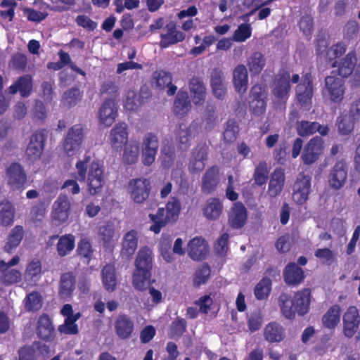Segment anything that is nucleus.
I'll use <instances>...</instances> for the list:
<instances>
[{
    "label": "nucleus",
    "instance_id": "nucleus-18",
    "mask_svg": "<svg viewBox=\"0 0 360 360\" xmlns=\"http://www.w3.org/2000/svg\"><path fill=\"white\" fill-rule=\"evenodd\" d=\"M250 108L253 113L259 115L266 110V94L260 85H255L250 91Z\"/></svg>",
    "mask_w": 360,
    "mask_h": 360
},
{
    "label": "nucleus",
    "instance_id": "nucleus-42",
    "mask_svg": "<svg viewBox=\"0 0 360 360\" xmlns=\"http://www.w3.org/2000/svg\"><path fill=\"white\" fill-rule=\"evenodd\" d=\"M141 96L134 90H129L124 96V107L129 112L136 111L143 103Z\"/></svg>",
    "mask_w": 360,
    "mask_h": 360
},
{
    "label": "nucleus",
    "instance_id": "nucleus-22",
    "mask_svg": "<svg viewBox=\"0 0 360 360\" xmlns=\"http://www.w3.org/2000/svg\"><path fill=\"white\" fill-rule=\"evenodd\" d=\"M139 235L137 231L131 230L127 232L122 240L121 255L127 259L130 258L138 247Z\"/></svg>",
    "mask_w": 360,
    "mask_h": 360
},
{
    "label": "nucleus",
    "instance_id": "nucleus-24",
    "mask_svg": "<svg viewBox=\"0 0 360 360\" xmlns=\"http://www.w3.org/2000/svg\"><path fill=\"white\" fill-rule=\"evenodd\" d=\"M44 136L41 133H35L30 138V141L26 150L27 156L31 160L38 159L43 151Z\"/></svg>",
    "mask_w": 360,
    "mask_h": 360
},
{
    "label": "nucleus",
    "instance_id": "nucleus-19",
    "mask_svg": "<svg viewBox=\"0 0 360 360\" xmlns=\"http://www.w3.org/2000/svg\"><path fill=\"white\" fill-rule=\"evenodd\" d=\"M109 141L115 150H121L128 141L127 125L124 123L116 124L110 132Z\"/></svg>",
    "mask_w": 360,
    "mask_h": 360
},
{
    "label": "nucleus",
    "instance_id": "nucleus-52",
    "mask_svg": "<svg viewBox=\"0 0 360 360\" xmlns=\"http://www.w3.org/2000/svg\"><path fill=\"white\" fill-rule=\"evenodd\" d=\"M188 96L186 91H180L174 102V111L178 115H184L191 109Z\"/></svg>",
    "mask_w": 360,
    "mask_h": 360
},
{
    "label": "nucleus",
    "instance_id": "nucleus-7",
    "mask_svg": "<svg viewBox=\"0 0 360 360\" xmlns=\"http://www.w3.org/2000/svg\"><path fill=\"white\" fill-rule=\"evenodd\" d=\"M70 213V202L66 196L58 197L52 205L51 217L58 224L66 222Z\"/></svg>",
    "mask_w": 360,
    "mask_h": 360
},
{
    "label": "nucleus",
    "instance_id": "nucleus-27",
    "mask_svg": "<svg viewBox=\"0 0 360 360\" xmlns=\"http://www.w3.org/2000/svg\"><path fill=\"white\" fill-rule=\"evenodd\" d=\"M296 93L298 101L304 104L309 101L313 95V87L311 84V76L305 75L303 79L296 89Z\"/></svg>",
    "mask_w": 360,
    "mask_h": 360
},
{
    "label": "nucleus",
    "instance_id": "nucleus-31",
    "mask_svg": "<svg viewBox=\"0 0 360 360\" xmlns=\"http://www.w3.org/2000/svg\"><path fill=\"white\" fill-rule=\"evenodd\" d=\"M136 269L138 271H150L152 267V250L148 247L141 248L135 261Z\"/></svg>",
    "mask_w": 360,
    "mask_h": 360
},
{
    "label": "nucleus",
    "instance_id": "nucleus-43",
    "mask_svg": "<svg viewBox=\"0 0 360 360\" xmlns=\"http://www.w3.org/2000/svg\"><path fill=\"white\" fill-rule=\"evenodd\" d=\"M133 322L126 316H119L115 323L116 333L121 338H127L132 333Z\"/></svg>",
    "mask_w": 360,
    "mask_h": 360
},
{
    "label": "nucleus",
    "instance_id": "nucleus-32",
    "mask_svg": "<svg viewBox=\"0 0 360 360\" xmlns=\"http://www.w3.org/2000/svg\"><path fill=\"white\" fill-rule=\"evenodd\" d=\"M284 280L289 285L300 283L304 277L303 270L295 263L289 264L283 273Z\"/></svg>",
    "mask_w": 360,
    "mask_h": 360
},
{
    "label": "nucleus",
    "instance_id": "nucleus-23",
    "mask_svg": "<svg viewBox=\"0 0 360 360\" xmlns=\"http://www.w3.org/2000/svg\"><path fill=\"white\" fill-rule=\"evenodd\" d=\"M233 83L236 91L240 94L246 92L248 87V73L244 65H238L233 71Z\"/></svg>",
    "mask_w": 360,
    "mask_h": 360
},
{
    "label": "nucleus",
    "instance_id": "nucleus-48",
    "mask_svg": "<svg viewBox=\"0 0 360 360\" xmlns=\"http://www.w3.org/2000/svg\"><path fill=\"white\" fill-rule=\"evenodd\" d=\"M75 289V280L72 274H63L60 281L59 295L62 298L71 296Z\"/></svg>",
    "mask_w": 360,
    "mask_h": 360
},
{
    "label": "nucleus",
    "instance_id": "nucleus-64",
    "mask_svg": "<svg viewBox=\"0 0 360 360\" xmlns=\"http://www.w3.org/2000/svg\"><path fill=\"white\" fill-rule=\"evenodd\" d=\"M316 127H317V122H316L302 121L297 123V131L300 136H309L316 132Z\"/></svg>",
    "mask_w": 360,
    "mask_h": 360
},
{
    "label": "nucleus",
    "instance_id": "nucleus-9",
    "mask_svg": "<svg viewBox=\"0 0 360 360\" xmlns=\"http://www.w3.org/2000/svg\"><path fill=\"white\" fill-rule=\"evenodd\" d=\"M159 144L156 136L148 134L142 142V162L144 165L149 166L154 162Z\"/></svg>",
    "mask_w": 360,
    "mask_h": 360
},
{
    "label": "nucleus",
    "instance_id": "nucleus-45",
    "mask_svg": "<svg viewBox=\"0 0 360 360\" xmlns=\"http://www.w3.org/2000/svg\"><path fill=\"white\" fill-rule=\"evenodd\" d=\"M31 78L28 76L20 78L14 84L9 88L11 94H15L19 91L22 96H28L32 90Z\"/></svg>",
    "mask_w": 360,
    "mask_h": 360
},
{
    "label": "nucleus",
    "instance_id": "nucleus-56",
    "mask_svg": "<svg viewBox=\"0 0 360 360\" xmlns=\"http://www.w3.org/2000/svg\"><path fill=\"white\" fill-rule=\"evenodd\" d=\"M81 314L79 312L75 313V317L65 318V322L63 325L58 327V330L60 333L65 334H76L78 332L77 325L76 321L80 318Z\"/></svg>",
    "mask_w": 360,
    "mask_h": 360
},
{
    "label": "nucleus",
    "instance_id": "nucleus-16",
    "mask_svg": "<svg viewBox=\"0 0 360 360\" xmlns=\"http://www.w3.org/2000/svg\"><path fill=\"white\" fill-rule=\"evenodd\" d=\"M224 212L223 202L217 198L207 199L202 207L203 217L208 221H217Z\"/></svg>",
    "mask_w": 360,
    "mask_h": 360
},
{
    "label": "nucleus",
    "instance_id": "nucleus-55",
    "mask_svg": "<svg viewBox=\"0 0 360 360\" xmlns=\"http://www.w3.org/2000/svg\"><path fill=\"white\" fill-rule=\"evenodd\" d=\"M318 53L323 58H326L329 61L332 62L334 59L342 55L345 51V47L342 44H336L331 46L325 53L320 49L317 50Z\"/></svg>",
    "mask_w": 360,
    "mask_h": 360
},
{
    "label": "nucleus",
    "instance_id": "nucleus-15",
    "mask_svg": "<svg viewBox=\"0 0 360 360\" xmlns=\"http://www.w3.org/2000/svg\"><path fill=\"white\" fill-rule=\"evenodd\" d=\"M347 177V165L345 161L340 160L335 163L332 168L329 176V186L335 189H340L343 186Z\"/></svg>",
    "mask_w": 360,
    "mask_h": 360
},
{
    "label": "nucleus",
    "instance_id": "nucleus-53",
    "mask_svg": "<svg viewBox=\"0 0 360 360\" xmlns=\"http://www.w3.org/2000/svg\"><path fill=\"white\" fill-rule=\"evenodd\" d=\"M139 155V145L136 142H131L126 145L124 149L123 160L125 163L131 165L135 163Z\"/></svg>",
    "mask_w": 360,
    "mask_h": 360
},
{
    "label": "nucleus",
    "instance_id": "nucleus-3",
    "mask_svg": "<svg viewBox=\"0 0 360 360\" xmlns=\"http://www.w3.org/2000/svg\"><path fill=\"white\" fill-rule=\"evenodd\" d=\"M84 136V127L80 124L74 125L68 131L63 143V150L68 156H74L82 152Z\"/></svg>",
    "mask_w": 360,
    "mask_h": 360
},
{
    "label": "nucleus",
    "instance_id": "nucleus-29",
    "mask_svg": "<svg viewBox=\"0 0 360 360\" xmlns=\"http://www.w3.org/2000/svg\"><path fill=\"white\" fill-rule=\"evenodd\" d=\"M41 263L39 259L31 260L26 266L24 278L29 283H36L41 276Z\"/></svg>",
    "mask_w": 360,
    "mask_h": 360
},
{
    "label": "nucleus",
    "instance_id": "nucleus-37",
    "mask_svg": "<svg viewBox=\"0 0 360 360\" xmlns=\"http://www.w3.org/2000/svg\"><path fill=\"white\" fill-rule=\"evenodd\" d=\"M185 39V34L177 30L174 26H167V32L161 34L160 46L162 48H167L170 45L182 41Z\"/></svg>",
    "mask_w": 360,
    "mask_h": 360
},
{
    "label": "nucleus",
    "instance_id": "nucleus-21",
    "mask_svg": "<svg viewBox=\"0 0 360 360\" xmlns=\"http://www.w3.org/2000/svg\"><path fill=\"white\" fill-rule=\"evenodd\" d=\"M285 172L281 168L276 169L271 174L267 193L270 197H276L281 193L285 184Z\"/></svg>",
    "mask_w": 360,
    "mask_h": 360
},
{
    "label": "nucleus",
    "instance_id": "nucleus-57",
    "mask_svg": "<svg viewBox=\"0 0 360 360\" xmlns=\"http://www.w3.org/2000/svg\"><path fill=\"white\" fill-rule=\"evenodd\" d=\"M24 303L27 310H38L42 306V298L38 292L34 291L26 296Z\"/></svg>",
    "mask_w": 360,
    "mask_h": 360
},
{
    "label": "nucleus",
    "instance_id": "nucleus-8",
    "mask_svg": "<svg viewBox=\"0 0 360 360\" xmlns=\"http://www.w3.org/2000/svg\"><path fill=\"white\" fill-rule=\"evenodd\" d=\"M248 217V210L240 202L233 204L228 212V221L229 225L235 229H238L245 226Z\"/></svg>",
    "mask_w": 360,
    "mask_h": 360
},
{
    "label": "nucleus",
    "instance_id": "nucleus-59",
    "mask_svg": "<svg viewBox=\"0 0 360 360\" xmlns=\"http://www.w3.org/2000/svg\"><path fill=\"white\" fill-rule=\"evenodd\" d=\"M159 252L162 258L167 263H172L175 260V253L171 250V243L168 240H162L159 245Z\"/></svg>",
    "mask_w": 360,
    "mask_h": 360
},
{
    "label": "nucleus",
    "instance_id": "nucleus-35",
    "mask_svg": "<svg viewBox=\"0 0 360 360\" xmlns=\"http://www.w3.org/2000/svg\"><path fill=\"white\" fill-rule=\"evenodd\" d=\"M37 333L40 338L46 340H51L53 338V327L48 316L42 315L39 317L37 322Z\"/></svg>",
    "mask_w": 360,
    "mask_h": 360
},
{
    "label": "nucleus",
    "instance_id": "nucleus-1",
    "mask_svg": "<svg viewBox=\"0 0 360 360\" xmlns=\"http://www.w3.org/2000/svg\"><path fill=\"white\" fill-rule=\"evenodd\" d=\"M181 212V202L175 198H172L165 207H160L156 213H150L148 217L153 222L150 230L155 233H159L161 229L167 224L174 223L177 221Z\"/></svg>",
    "mask_w": 360,
    "mask_h": 360
},
{
    "label": "nucleus",
    "instance_id": "nucleus-2",
    "mask_svg": "<svg viewBox=\"0 0 360 360\" xmlns=\"http://www.w3.org/2000/svg\"><path fill=\"white\" fill-rule=\"evenodd\" d=\"M300 76L297 74L290 77L289 72H283L276 79L273 86V95L274 96V102L277 104L285 103L289 95L290 89L289 81L292 83H297Z\"/></svg>",
    "mask_w": 360,
    "mask_h": 360
},
{
    "label": "nucleus",
    "instance_id": "nucleus-30",
    "mask_svg": "<svg viewBox=\"0 0 360 360\" xmlns=\"http://www.w3.org/2000/svg\"><path fill=\"white\" fill-rule=\"evenodd\" d=\"M211 86L216 98L222 99L224 97L226 87L224 82V75L222 72L219 70L213 71L211 76Z\"/></svg>",
    "mask_w": 360,
    "mask_h": 360
},
{
    "label": "nucleus",
    "instance_id": "nucleus-14",
    "mask_svg": "<svg viewBox=\"0 0 360 360\" xmlns=\"http://www.w3.org/2000/svg\"><path fill=\"white\" fill-rule=\"evenodd\" d=\"M186 251L192 259L200 261L207 256L208 245L203 238L194 237L188 242Z\"/></svg>",
    "mask_w": 360,
    "mask_h": 360
},
{
    "label": "nucleus",
    "instance_id": "nucleus-10",
    "mask_svg": "<svg viewBox=\"0 0 360 360\" xmlns=\"http://www.w3.org/2000/svg\"><path fill=\"white\" fill-rule=\"evenodd\" d=\"M8 185L11 188L21 189L27 182V176L20 165L13 163L11 165L6 174Z\"/></svg>",
    "mask_w": 360,
    "mask_h": 360
},
{
    "label": "nucleus",
    "instance_id": "nucleus-34",
    "mask_svg": "<svg viewBox=\"0 0 360 360\" xmlns=\"http://www.w3.org/2000/svg\"><path fill=\"white\" fill-rule=\"evenodd\" d=\"M75 246V237L72 234H65L58 238L56 251L60 257L70 254Z\"/></svg>",
    "mask_w": 360,
    "mask_h": 360
},
{
    "label": "nucleus",
    "instance_id": "nucleus-51",
    "mask_svg": "<svg viewBox=\"0 0 360 360\" xmlns=\"http://www.w3.org/2000/svg\"><path fill=\"white\" fill-rule=\"evenodd\" d=\"M271 290V281L270 278H264L259 281L254 289V294L257 300L266 299Z\"/></svg>",
    "mask_w": 360,
    "mask_h": 360
},
{
    "label": "nucleus",
    "instance_id": "nucleus-50",
    "mask_svg": "<svg viewBox=\"0 0 360 360\" xmlns=\"http://www.w3.org/2000/svg\"><path fill=\"white\" fill-rule=\"evenodd\" d=\"M150 271L135 270L133 274V285L140 291L146 290L149 284Z\"/></svg>",
    "mask_w": 360,
    "mask_h": 360
},
{
    "label": "nucleus",
    "instance_id": "nucleus-38",
    "mask_svg": "<svg viewBox=\"0 0 360 360\" xmlns=\"http://www.w3.org/2000/svg\"><path fill=\"white\" fill-rule=\"evenodd\" d=\"M154 79L157 87L160 89L167 88L168 95H173L176 92L177 88L172 84V78L170 73L165 71L155 72Z\"/></svg>",
    "mask_w": 360,
    "mask_h": 360
},
{
    "label": "nucleus",
    "instance_id": "nucleus-25",
    "mask_svg": "<svg viewBox=\"0 0 360 360\" xmlns=\"http://www.w3.org/2000/svg\"><path fill=\"white\" fill-rule=\"evenodd\" d=\"M356 62L355 53L350 52L346 55L339 66V75L342 77H347L350 75L354 69V74L360 78V64L354 65Z\"/></svg>",
    "mask_w": 360,
    "mask_h": 360
},
{
    "label": "nucleus",
    "instance_id": "nucleus-12",
    "mask_svg": "<svg viewBox=\"0 0 360 360\" xmlns=\"http://www.w3.org/2000/svg\"><path fill=\"white\" fill-rule=\"evenodd\" d=\"M323 141L319 137L311 139L305 146L302 158L304 164L311 165L316 162L323 150Z\"/></svg>",
    "mask_w": 360,
    "mask_h": 360
},
{
    "label": "nucleus",
    "instance_id": "nucleus-44",
    "mask_svg": "<svg viewBox=\"0 0 360 360\" xmlns=\"http://www.w3.org/2000/svg\"><path fill=\"white\" fill-rule=\"evenodd\" d=\"M15 217V209L11 202L3 201L0 202V224L9 226L13 224Z\"/></svg>",
    "mask_w": 360,
    "mask_h": 360
},
{
    "label": "nucleus",
    "instance_id": "nucleus-40",
    "mask_svg": "<svg viewBox=\"0 0 360 360\" xmlns=\"http://www.w3.org/2000/svg\"><path fill=\"white\" fill-rule=\"evenodd\" d=\"M190 92L193 101L196 105L202 104L205 98V87L198 79L193 78L190 82Z\"/></svg>",
    "mask_w": 360,
    "mask_h": 360
},
{
    "label": "nucleus",
    "instance_id": "nucleus-61",
    "mask_svg": "<svg viewBox=\"0 0 360 360\" xmlns=\"http://www.w3.org/2000/svg\"><path fill=\"white\" fill-rule=\"evenodd\" d=\"M21 272L16 269L2 271V274L0 276L1 282L5 285H10L18 283L21 281Z\"/></svg>",
    "mask_w": 360,
    "mask_h": 360
},
{
    "label": "nucleus",
    "instance_id": "nucleus-46",
    "mask_svg": "<svg viewBox=\"0 0 360 360\" xmlns=\"http://www.w3.org/2000/svg\"><path fill=\"white\" fill-rule=\"evenodd\" d=\"M102 281L108 291H113L117 285L115 269L111 265H106L102 270Z\"/></svg>",
    "mask_w": 360,
    "mask_h": 360
},
{
    "label": "nucleus",
    "instance_id": "nucleus-47",
    "mask_svg": "<svg viewBox=\"0 0 360 360\" xmlns=\"http://www.w3.org/2000/svg\"><path fill=\"white\" fill-rule=\"evenodd\" d=\"M219 169L217 167H212L209 169L202 180V190L204 192L210 193L212 191L219 181Z\"/></svg>",
    "mask_w": 360,
    "mask_h": 360
},
{
    "label": "nucleus",
    "instance_id": "nucleus-20",
    "mask_svg": "<svg viewBox=\"0 0 360 360\" xmlns=\"http://www.w3.org/2000/svg\"><path fill=\"white\" fill-rule=\"evenodd\" d=\"M311 297V293L309 288H304L295 293L292 297L296 312L299 315H304L309 311Z\"/></svg>",
    "mask_w": 360,
    "mask_h": 360
},
{
    "label": "nucleus",
    "instance_id": "nucleus-36",
    "mask_svg": "<svg viewBox=\"0 0 360 360\" xmlns=\"http://www.w3.org/2000/svg\"><path fill=\"white\" fill-rule=\"evenodd\" d=\"M264 336L269 342H279L285 338L284 329L276 323H270L264 330Z\"/></svg>",
    "mask_w": 360,
    "mask_h": 360
},
{
    "label": "nucleus",
    "instance_id": "nucleus-26",
    "mask_svg": "<svg viewBox=\"0 0 360 360\" xmlns=\"http://www.w3.org/2000/svg\"><path fill=\"white\" fill-rule=\"evenodd\" d=\"M98 236L104 248L106 249L112 248L118 240V236L115 232L114 226L110 224L100 226Z\"/></svg>",
    "mask_w": 360,
    "mask_h": 360
},
{
    "label": "nucleus",
    "instance_id": "nucleus-17",
    "mask_svg": "<svg viewBox=\"0 0 360 360\" xmlns=\"http://www.w3.org/2000/svg\"><path fill=\"white\" fill-rule=\"evenodd\" d=\"M117 106L112 99L106 100L98 110V120L101 125L110 127L115 121L117 117Z\"/></svg>",
    "mask_w": 360,
    "mask_h": 360
},
{
    "label": "nucleus",
    "instance_id": "nucleus-5",
    "mask_svg": "<svg viewBox=\"0 0 360 360\" xmlns=\"http://www.w3.org/2000/svg\"><path fill=\"white\" fill-rule=\"evenodd\" d=\"M103 184V165L98 161H94L91 163L88 172L87 186L89 194L94 195L100 193Z\"/></svg>",
    "mask_w": 360,
    "mask_h": 360
},
{
    "label": "nucleus",
    "instance_id": "nucleus-6",
    "mask_svg": "<svg viewBox=\"0 0 360 360\" xmlns=\"http://www.w3.org/2000/svg\"><path fill=\"white\" fill-rule=\"evenodd\" d=\"M127 191L134 202L142 203L149 196L150 183L143 178L131 179L129 181Z\"/></svg>",
    "mask_w": 360,
    "mask_h": 360
},
{
    "label": "nucleus",
    "instance_id": "nucleus-4",
    "mask_svg": "<svg viewBox=\"0 0 360 360\" xmlns=\"http://www.w3.org/2000/svg\"><path fill=\"white\" fill-rule=\"evenodd\" d=\"M345 87L342 79L335 75L328 76L325 79V86L323 91L326 98L334 103H340L344 97Z\"/></svg>",
    "mask_w": 360,
    "mask_h": 360
},
{
    "label": "nucleus",
    "instance_id": "nucleus-13",
    "mask_svg": "<svg viewBox=\"0 0 360 360\" xmlns=\"http://www.w3.org/2000/svg\"><path fill=\"white\" fill-rule=\"evenodd\" d=\"M360 324V316L356 307H349L343 315V333L347 338H352Z\"/></svg>",
    "mask_w": 360,
    "mask_h": 360
},
{
    "label": "nucleus",
    "instance_id": "nucleus-41",
    "mask_svg": "<svg viewBox=\"0 0 360 360\" xmlns=\"http://www.w3.org/2000/svg\"><path fill=\"white\" fill-rule=\"evenodd\" d=\"M278 305L283 316L288 319L295 317L296 310L293 297L288 294H281L278 298Z\"/></svg>",
    "mask_w": 360,
    "mask_h": 360
},
{
    "label": "nucleus",
    "instance_id": "nucleus-33",
    "mask_svg": "<svg viewBox=\"0 0 360 360\" xmlns=\"http://www.w3.org/2000/svg\"><path fill=\"white\" fill-rule=\"evenodd\" d=\"M341 308L339 305L330 307L322 317L323 325L329 329H333L340 322Z\"/></svg>",
    "mask_w": 360,
    "mask_h": 360
},
{
    "label": "nucleus",
    "instance_id": "nucleus-39",
    "mask_svg": "<svg viewBox=\"0 0 360 360\" xmlns=\"http://www.w3.org/2000/svg\"><path fill=\"white\" fill-rule=\"evenodd\" d=\"M24 230L22 226H16L11 231L7 242L4 246V250L8 253H11L20 245L23 238Z\"/></svg>",
    "mask_w": 360,
    "mask_h": 360
},
{
    "label": "nucleus",
    "instance_id": "nucleus-63",
    "mask_svg": "<svg viewBox=\"0 0 360 360\" xmlns=\"http://www.w3.org/2000/svg\"><path fill=\"white\" fill-rule=\"evenodd\" d=\"M356 121L349 115H344L338 117V127L339 131L342 134H347L350 133Z\"/></svg>",
    "mask_w": 360,
    "mask_h": 360
},
{
    "label": "nucleus",
    "instance_id": "nucleus-54",
    "mask_svg": "<svg viewBox=\"0 0 360 360\" xmlns=\"http://www.w3.org/2000/svg\"><path fill=\"white\" fill-rule=\"evenodd\" d=\"M269 172V169L266 162H259V164L255 167L253 174L255 184L257 186L264 185L267 181Z\"/></svg>",
    "mask_w": 360,
    "mask_h": 360
},
{
    "label": "nucleus",
    "instance_id": "nucleus-49",
    "mask_svg": "<svg viewBox=\"0 0 360 360\" xmlns=\"http://www.w3.org/2000/svg\"><path fill=\"white\" fill-rule=\"evenodd\" d=\"M266 64L264 56L259 52L254 53L248 59L247 65L250 72L257 75L261 72Z\"/></svg>",
    "mask_w": 360,
    "mask_h": 360
},
{
    "label": "nucleus",
    "instance_id": "nucleus-62",
    "mask_svg": "<svg viewBox=\"0 0 360 360\" xmlns=\"http://www.w3.org/2000/svg\"><path fill=\"white\" fill-rule=\"evenodd\" d=\"M195 304L199 307V311L204 314H207L212 309H218L211 295L200 297Z\"/></svg>",
    "mask_w": 360,
    "mask_h": 360
},
{
    "label": "nucleus",
    "instance_id": "nucleus-11",
    "mask_svg": "<svg viewBox=\"0 0 360 360\" xmlns=\"http://www.w3.org/2000/svg\"><path fill=\"white\" fill-rule=\"evenodd\" d=\"M311 188V177L300 174L294 184L292 199L297 204H304L308 199Z\"/></svg>",
    "mask_w": 360,
    "mask_h": 360
},
{
    "label": "nucleus",
    "instance_id": "nucleus-28",
    "mask_svg": "<svg viewBox=\"0 0 360 360\" xmlns=\"http://www.w3.org/2000/svg\"><path fill=\"white\" fill-rule=\"evenodd\" d=\"M207 154V148L202 146L195 148L190 158L188 168L193 172L201 171L205 167V160Z\"/></svg>",
    "mask_w": 360,
    "mask_h": 360
},
{
    "label": "nucleus",
    "instance_id": "nucleus-58",
    "mask_svg": "<svg viewBox=\"0 0 360 360\" xmlns=\"http://www.w3.org/2000/svg\"><path fill=\"white\" fill-rule=\"evenodd\" d=\"M251 25L248 23H242L235 30L233 39L237 42H244L251 37Z\"/></svg>",
    "mask_w": 360,
    "mask_h": 360
},
{
    "label": "nucleus",
    "instance_id": "nucleus-60",
    "mask_svg": "<svg viewBox=\"0 0 360 360\" xmlns=\"http://www.w3.org/2000/svg\"><path fill=\"white\" fill-rule=\"evenodd\" d=\"M315 257L322 263L330 265L336 260V254L328 248H319L314 252Z\"/></svg>",
    "mask_w": 360,
    "mask_h": 360
}]
</instances>
